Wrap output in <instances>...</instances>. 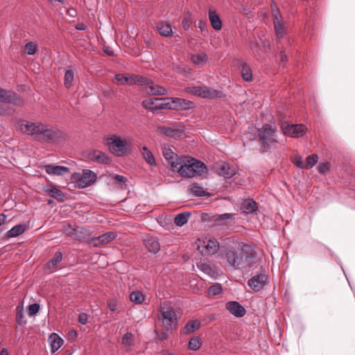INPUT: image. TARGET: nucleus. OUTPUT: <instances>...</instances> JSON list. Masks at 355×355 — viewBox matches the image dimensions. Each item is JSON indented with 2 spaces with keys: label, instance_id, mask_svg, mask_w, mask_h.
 <instances>
[{
  "label": "nucleus",
  "instance_id": "nucleus-1",
  "mask_svg": "<svg viewBox=\"0 0 355 355\" xmlns=\"http://www.w3.org/2000/svg\"><path fill=\"white\" fill-rule=\"evenodd\" d=\"M178 162L179 163L174 166V171L184 177L191 178L200 175L206 169L203 162L190 157H182L178 159Z\"/></svg>",
  "mask_w": 355,
  "mask_h": 355
},
{
  "label": "nucleus",
  "instance_id": "nucleus-2",
  "mask_svg": "<svg viewBox=\"0 0 355 355\" xmlns=\"http://www.w3.org/2000/svg\"><path fill=\"white\" fill-rule=\"evenodd\" d=\"M159 319L162 326L167 332L176 330L178 324V318L174 308L166 304H162L158 310Z\"/></svg>",
  "mask_w": 355,
  "mask_h": 355
},
{
  "label": "nucleus",
  "instance_id": "nucleus-3",
  "mask_svg": "<svg viewBox=\"0 0 355 355\" xmlns=\"http://www.w3.org/2000/svg\"><path fill=\"white\" fill-rule=\"evenodd\" d=\"M277 128L274 124H264L258 131L259 141L267 151L278 142L276 134Z\"/></svg>",
  "mask_w": 355,
  "mask_h": 355
},
{
  "label": "nucleus",
  "instance_id": "nucleus-4",
  "mask_svg": "<svg viewBox=\"0 0 355 355\" xmlns=\"http://www.w3.org/2000/svg\"><path fill=\"white\" fill-rule=\"evenodd\" d=\"M110 151L116 156H123L130 150L126 140L116 135H112L107 139Z\"/></svg>",
  "mask_w": 355,
  "mask_h": 355
},
{
  "label": "nucleus",
  "instance_id": "nucleus-5",
  "mask_svg": "<svg viewBox=\"0 0 355 355\" xmlns=\"http://www.w3.org/2000/svg\"><path fill=\"white\" fill-rule=\"evenodd\" d=\"M187 92L202 98H221L223 96L222 92L206 86H194L188 87Z\"/></svg>",
  "mask_w": 355,
  "mask_h": 355
},
{
  "label": "nucleus",
  "instance_id": "nucleus-6",
  "mask_svg": "<svg viewBox=\"0 0 355 355\" xmlns=\"http://www.w3.org/2000/svg\"><path fill=\"white\" fill-rule=\"evenodd\" d=\"M73 179L78 188H85L96 180V174L90 170H84L82 173H74Z\"/></svg>",
  "mask_w": 355,
  "mask_h": 355
},
{
  "label": "nucleus",
  "instance_id": "nucleus-7",
  "mask_svg": "<svg viewBox=\"0 0 355 355\" xmlns=\"http://www.w3.org/2000/svg\"><path fill=\"white\" fill-rule=\"evenodd\" d=\"M281 128L285 135L294 138L303 136L306 131V128L304 125L290 124L287 121L282 122Z\"/></svg>",
  "mask_w": 355,
  "mask_h": 355
},
{
  "label": "nucleus",
  "instance_id": "nucleus-8",
  "mask_svg": "<svg viewBox=\"0 0 355 355\" xmlns=\"http://www.w3.org/2000/svg\"><path fill=\"white\" fill-rule=\"evenodd\" d=\"M19 128L23 133L33 136L37 139L40 132L42 130L43 123L23 120L19 123Z\"/></svg>",
  "mask_w": 355,
  "mask_h": 355
},
{
  "label": "nucleus",
  "instance_id": "nucleus-9",
  "mask_svg": "<svg viewBox=\"0 0 355 355\" xmlns=\"http://www.w3.org/2000/svg\"><path fill=\"white\" fill-rule=\"evenodd\" d=\"M268 284V277L265 272H261L252 277L248 281V286L253 292L257 293Z\"/></svg>",
  "mask_w": 355,
  "mask_h": 355
},
{
  "label": "nucleus",
  "instance_id": "nucleus-10",
  "mask_svg": "<svg viewBox=\"0 0 355 355\" xmlns=\"http://www.w3.org/2000/svg\"><path fill=\"white\" fill-rule=\"evenodd\" d=\"M256 254V252L250 245H243L241 248V269L252 266L255 261Z\"/></svg>",
  "mask_w": 355,
  "mask_h": 355
},
{
  "label": "nucleus",
  "instance_id": "nucleus-11",
  "mask_svg": "<svg viewBox=\"0 0 355 355\" xmlns=\"http://www.w3.org/2000/svg\"><path fill=\"white\" fill-rule=\"evenodd\" d=\"M115 80L119 85H142L146 81L144 76L137 74L117 73L115 75Z\"/></svg>",
  "mask_w": 355,
  "mask_h": 355
},
{
  "label": "nucleus",
  "instance_id": "nucleus-12",
  "mask_svg": "<svg viewBox=\"0 0 355 355\" xmlns=\"http://www.w3.org/2000/svg\"><path fill=\"white\" fill-rule=\"evenodd\" d=\"M225 259L227 264L233 269H241V252L233 248H227L225 252Z\"/></svg>",
  "mask_w": 355,
  "mask_h": 355
},
{
  "label": "nucleus",
  "instance_id": "nucleus-13",
  "mask_svg": "<svg viewBox=\"0 0 355 355\" xmlns=\"http://www.w3.org/2000/svg\"><path fill=\"white\" fill-rule=\"evenodd\" d=\"M60 132L55 131L52 128L43 124L42 130L37 139L40 141L55 143L58 141Z\"/></svg>",
  "mask_w": 355,
  "mask_h": 355
},
{
  "label": "nucleus",
  "instance_id": "nucleus-14",
  "mask_svg": "<svg viewBox=\"0 0 355 355\" xmlns=\"http://www.w3.org/2000/svg\"><path fill=\"white\" fill-rule=\"evenodd\" d=\"M144 79L146 81L139 86L144 87L147 94L157 96H163L167 94V90L164 87L155 84L146 77H144Z\"/></svg>",
  "mask_w": 355,
  "mask_h": 355
},
{
  "label": "nucleus",
  "instance_id": "nucleus-15",
  "mask_svg": "<svg viewBox=\"0 0 355 355\" xmlns=\"http://www.w3.org/2000/svg\"><path fill=\"white\" fill-rule=\"evenodd\" d=\"M168 101V98H152L144 100L142 105L146 109L150 110L165 109Z\"/></svg>",
  "mask_w": 355,
  "mask_h": 355
},
{
  "label": "nucleus",
  "instance_id": "nucleus-16",
  "mask_svg": "<svg viewBox=\"0 0 355 355\" xmlns=\"http://www.w3.org/2000/svg\"><path fill=\"white\" fill-rule=\"evenodd\" d=\"M159 131L171 137H179L184 132V127L180 123H173L168 126H160L158 128Z\"/></svg>",
  "mask_w": 355,
  "mask_h": 355
},
{
  "label": "nucleus",
  "instance_id": "nucleus-17",
  "mask_svg": "<svg viewBox=\"0 0 355 355\" xmlns=\"http://www.w3.org/2000/svg\"><path fill=\"white\" fill-rule=\"evenodd\" d=\"M167 107L168 109H176V110H189L193 107V103L180 98H169L167 101Z\"/></svg>",
  "mask_w": 355,
  "mask_h": 355
},
{
  "label": "nucleus",
  "instance_id": "nucleus-18",
  "mask_svg": "<svg viewBox=\"0 0 355 355\" xmlns=\"http://www.w3.org/2000/svg\"><path fill=\"white\" fill-rule=\"evenodd\" d=\"M0 102L11 103L16 105L22 104L21 99L14 92L0 89Z\"/></svg>",
  "mask_w": 355,
  "mask_h": 355
},
{
  "label": "nucleus",
  "instance_id": "nucleus-19",
  "mask_svg": "<svg viewBox=\"0 0 355 355\" xmlns=\"http://www.w3.org/2000/svg\"><path fill=\"white\" fill-rule=\"evenodd\" d=\"M225 308L236 318H242L246 313L245 309L236 301L227 302L225 304Z\"/></svg>",
  "mask_w": 355,
  "mask_h": 355
},
{
  "label": "nucleus",
  "instance_id": "nucleus-20",
  "mask_svg": "<svg viewBox=\"0 0 355 355\" xmlns=\"http://www.w3.org/2000/svg\"><path fill=\"white\" fill-rule=\"evenodd\" d=\"M202 248V254H214L218 250L219 243L216 239H210L204 241L202 245L198 246V248Z\"/></svg>",
  "mask_w": 355,
  "mask_h": 355
},
{
  "label": "nucleus",
  "instance_id": "nucleus-21",
  "mask_svg": "<svg viewBox=\"0 0 355 355\" xmlns=\"http://www.w3.org/2000/svg\"><path fill=\"white\" fill-rule=\"evenodd\" d=\"M44 168L45 171L51 175L63 176L70 172L69 168L67 166L53 164L45 165L44 166Z\"/></svg>",
  "mask_w": 355,
  "mask_h": 355
},
{
  "label": "nucleus",
  "instance_id": "nucleus-22",
  "mask_svg": "<svg viewBox=\"0 0 355 355\" xmlns=\"http://www.w3.org/2000/svg\"><path fill=\"white\" fill-rule=\"evenodd\" d=\"M275 17L273 19V24L275 28V35L278 40V42H280V40L284 37L286 35V28L282 20V15H278L275 14Z\"/></svg>",
  "mask_w": 355,
  "mask_h": 355
},
{
  "label": "nucleus",
  "instance_id": "nucleus-23",
  "mask_svg": "<svg viewBox=\"0 0 355 355\" xmlns=\"http://www.w3.org/2000/svg\"><path fill=\"white\" fill-rule=\"evenodd\" d=\"M162 153L164 158L166 159L168 163L171 165V168L174 171V166L176 164H178V159H182V157H180L177 154L174 153L173 150L168 146L162 147Z\"/></svg>",
  "mask_w": 355,
  "mask_h": 355
},
{
  "label": "nucleus",
  "instance_id": "nucleus-24",
  "mask_svg": "<svg viewBox=\"0 0 355 355\" xmlns=\"http://www.w3.org/2000/svg\"><path fill=\"white\" fill-rule=\"evenodd\" d=\"M116 236V234L114 232H107L105 234L98 236L97 238H94L92 239V244L97 247L101 244H107L112 241H113Z\"/></svg>",
  "mask_w": 355,
  "mask_h": 355
},
{
  "label": "nucleus",
  "instance_id": "nucleus-25",
  "mask_svg": "<svg viewBox=\"0 0 355 355\" xmlns=\"http://www.w3.org/2000/svg\"><path fill=\"white\" fill-rule=\"evenodd\" d=\"M144 244L146 248L152 253H157L160 250V245L155 237L146 236L144 240Z\"/></svg>",
  "mask_w": 355,
  "mask_h": 355
},
{
  "label": "nucleus",
  "instance_id": "nucleus-26",
  "mask_svg": "<svg viewBox=\"0 0 355 355\" xmlns=\"http://www.w3.org/2000/svg\"><path fill=\"white\" fill-rule=\"evenodd\" d=\"M216 171L219 175L223 176L225 178H230L236 174V168L226 163L219 165L217 167Z\"/></svg>",
  "mask_w": 355,
  "mask_h": 355
},
{
  "label": "nucleus",
  "instance_id": "nucleus-27",
  "mask_svg": "<svg viewBox=\"0 0 355 355\" xmlns=\"http://www.w3.org/2000/svg\"><path fill=\"white\" fill-rule=\"evenodd\" d=\"M49 342L50 343L51 352L55 353L61 347L64 340L56 333H52L49 338Z\"/></svg>",
  "mask_w": 355,
  "mask_h": 355
},
{
  "label": "nucleus",
  "instance_id": "nucleus-28",
  "mask_svg": "<svg viewBox=\"0 0 355 355\" xmlns=\"http://www.w3.org/2000/svg\"><path fill=\"white\" fill-rule=\"evenodd\" d=\"M200 322L198 320H189L184 327L181 329V335H189L199 329L200 327Z\"/></svg>",
  "mask_w": 355,
  "mask_h": 355
},
{
  "label": "nucleus",
  "instance_id": "nucleus-29",
  "mask_svg": "<svg viewBox=\"0 0 355 355\" xmlns=\"http://www.w3.org/2000/svg\"><path fill=\"white\" fill-rule=\"evenodd\" d=\"M45 192L59 202H64L67 199V194L53 185L46 189Z\"/></svg>",
  "mask_w": 355,
  "mask_h": 355
},
{
  "label": "nucleus",
  "instance_id": "nucleus-30",
  "mask_svg": "<svg viewBox=\"0 0 355 355\" xmlns=\"http://www.w3.org/2000/svg\"><path fill=\"white\" fill-rule=\"evenodd\" d=\"M241 209L247 214H253L257 209V205L252 199H245L242 202Z\"/></svg>",
  "mask_w": 355,
  "mask_h": 355
},
{
  "label": "nucleus",
  "instance_id": "nucleus-31",
  "mask_svg": "<svg viewBox=\"0 0 355 355\" xmlns=\"http://www.w3.org/2000/svg\"><path fill=\"white\" fill-rule=\"evenodd\" d=\"M156 28L162 36H168L173 33L171 25L167 22L159 21L156 25Z\"/></svg>",
  "mask_w": 355,
  "mask_h": 355
},
{
  "label": "nucleus",
  "instance_id": "nucleus-32",
  "mask_svg": "<svg viewBox=\"0 0 355 355\" xmlns=\"http://www.w3.org/2000/svg\"><path fill=\"white\" fill-rule=\"evenodd\" d=\"M209 18L211 22L212 27L216 30L219 31L222 28V22L219 17V16L216 14L215 11H212L209 10Z\"/></svg>",
  "mask_w": 355,
  "mask_h": 355
},
{
  "label": "nucleus",
  "instance_id": "nucleus-33",
  "mask_svg": "<svg viewBox=\"0 0 355 355\" xmlns=\"http://www.w3.org/2000/svg\"><path fill=\"white\" fill-rule=\"evenodd\" d=\"M141 153L147 164L150 166L156 165L155 159L152 152L146 146L141 148Z\"/></svg>",
  "mask_w": 355,
  "mask_h": 355
},
{
  "label": "nucleus",
  "instance_id": "nucleus-34",
  "mask_svg": "<svg viewBox=\"0 0 355 355\" xmlns=\"http://www.w3.org/2000/svg\"><path fill=\"white\" fill-rule=\"evenodd\" d=\"M191 216V213L188 211L179 213L174 218V223L179 227L186 224Z\"/></svg>",
  "mask_w": 355,
  "mask_h": 355
},
{
  "label": "nucleus",
  "instance_id": "nucleus-35",
  "mask_svg": "<svg viewBox=\"0 0 355 355\" xmlns=\"http://www.w3.org/2000/svg\"><path fill=\"white\" fill-rule=\"evenodd\" d=\"M207 59L208 57L207 54L203 53L196 55H191V60L192 62L199 67H203L206 64Z\"/></svg>",
  "mask_w": 355,
  "mask_h": 355
},
{
  "label": "nucleus",
  "instance_id": "nucleus-36",
  "mask_svg": "<svg viewBox=\"0 0 355 355\" xmlns=\"http://www.w3.org/2000/svg\"><path fill=\"white\" fill-rule=\"evenodd\" d=\"M197 266L202 272H203L205 274H207L211 277L215 278L218 275L216 270L208 263H201L198 264Z\"/></svg>",
  "mask_w": 355,
  "mask_h": 355
},
{
  "label": "nucleus",
  "instance_id": "nucleus-37",
  "mask_svg": "<svg viewBox=\"0 0 355 355\" xmlns=\"http://www.w3.org/2000/svg\"><path fill=\"white\" fill-rule=\"evenodd\" d=\"M135 336L132 333H126L122 338L121 343L126 347V351L130 352L134 345Z\"/></svg>",
  "mask_w": 355,
  "mask_h": 355
},
{
  "label": "nucleus",
  "instance_id": "nucleus-38",
  "mask_svg": "<svg viewBox=\"0 0 355 355\" xmlns=\"http://www.w3.org/2000/svg\"><path fill=\"white\" fill-rule=\"evenodd\" d=\"M74 78V73L71 67L66 69L64 77V84L67 88L71 87Z\"/></svg>",
  "mask_w": 355,
  "mask_h": 355
},
{
  "label": "nucleus",
  "instance_id": "nucleus-39",
  "mask_svg": "<svg viewBox=\"0 0 355 355\" xmlns=\"http://www.w3.org/2000/svg\"><path fill=\"white\" fill-rule=\"evenodd\" d=\"M62 254L60 252H56L53 258L46 263V267L51 270L53 269L62 261Z\"/></svg>",
  "mask_w": 355,
  "mask_h": 355
},
{
  "label": "nucleus",
  "instance_id": "nucleus-40",
  "mask_svg": "<svg viewBox=\"0 0 355 355\" xmlns=\"http://www.w3.org/2000/svg\"><path fill=\"white\" fill-rule=\"evenodd\" d=\"M91 159L98 163L107 164L110 162V159L106 154L101 151L94 152L93 155H91Z\"/></svg>",
  "mask_w": 355,
  "mask_h": 355
},
{
  "label": "nucleus",
  "instance_id": "nucleus-41",
  "mask_svg": "<svg viewBox=\"0 0 355 355\" xmlns=\"http://www.w3.org/2000/svg\"><path fill=\"white\" fill-rule=\"evenodd\" d=\"M130 300L137 304H141L145 300V295L141 291H132L130 294Z\"/></svg>",
  "mask_w": 355,
  "mask_h": 355
},
{
  "label": "nucleus",
  "instance_id": "nucleus-42",
  "mask_svg": "<svg viewBox=\"0 0 355 355\" xmlns=\"http://www.w3.org/2000/svg\"><path fill=\"white\" fill-rule=\"evenodd\" d=\"M25 231V227L22 225H17L12 227L8 232L7 236L16 237L22 234Z\"/></svg>",
  "mask_w": 355,
  "mask_h": 355
},
{
  "label": "nucleus",
  "instance_id": "nucleus-43",
  "mask_svg": "<svg viewBox=\"0 0 355 355\" xmlns=\"http://www.w3.org/2000/svg\"><path fill=\"white\" fill-rule=\"evenodd\" d=\"M241 76L245 81H251L252 80V73L250 67L245 63L241 65Z\"/></svg>",
  "mask_w": 355,
  "mask_h": 355
},
{
  "label": "nucleus",
  "instance_id": "nucleus-44",
  "mask_svg": "<svg viewBox=\"0 0 355 355\" xmlns=\"http://www.w3.org/2000/svg\"><path fill=\"white\" fill-rule=\"evenodd\" d=\"M201 345V339L198 336H193L189 341L188 347L192 351H196L200 349Z\"/></svg>",
  "mask_w": 355,
  "mask_h": 355
},
{
  "label": "nucleus",
  "instance_id": "nucleus-45",
  "mask_svg": "<svg viewBox=\"0 0 355 355\" xmlns=\"http://www.w3.org/2000/svg\"><path fill=\"white\" fill-rule=\"evenodd\" d=\"M318 155L315 154L308 156L306 158V162L304 163L305 168H312L318 162Z\"/></svg>",
  "mask_w": 355,
  "mask_h": 355
},
{
  "label": "nucleus",
  "instance_id": "nucleus-46",
  "mask_svg": "<svg viewBox=\"0 0 355 355\" xmlns=\"http://www.w3.org/2000/svg\"><path fill=\"white\" fill-rule=\"evenodd\" d=\"M36 51H37V45L34 42H29L26 44L25 51L28 55H34L36 53Z\"/></svg>",
  "mask_w": 355,
  "mask_h": 355
},
{
  "label": "nucleus",
  "instance_id": "nucleus-47",
  "mask_svg": "<svg viewBox=\"0 0 355 355\" xmlns=\"http://www.w3.org/2000/svg\"><path fill=\"white\" fill-rule=\"evenodd\" d=\"M190 190L191 193H193L196 196H205V191L203 190V188L198 186L197 184H192Z\"/></svg>",
  "mask_w": 355,
  "mask_h": 355
},
{
  "label": "nucleus",
  "instance_id": "nucleus-48",
  "mask_svg": "<svg viewBox=\"0 0 355 355\" xmlns=\"http://www.w3.org/2000/svg\"><path fill=\"white\" fill-rule=\"evenodd\" d=\"M209 295H217L222 293V288L220 285H213L209 288Z\"/></svg>",
  "mask_w": 355,
  "mask_h": 355
},
{
  "label": "nucleus",
  "instance_id": "nucleus-49",
  "mask_svg": "<svg viewBox=\"0 0 355 355\" xmlns=\"http://www.w3.org/2000/svg\"><path fill=\"white\" fill-rule=\"evenodd\" d=\"M40 311V305L37 303L30 304L28 307V313L29 315H35Z\"/></svg>",
  "mask_w": 355,
  "mask_h": 355
},
{
  "label": "nucleus",
  "instance_id": "nucleus-50",
  "mask_svg": "<svg viewBox=\"0 0 355 355\" xmlns=\"http://www.w3.org/2000/svg\"><path fill=\"white\" fill-rule=\"evenodd\" d=\"M168 333L164 329V331H155L156 339L159 341H165L168 339Z\"/></svg>",
  "mask_w": 355,
  "mask_h": 355
},
{
  "label": "nucleus",
  "instance_id": "nucleus-51",
  "mask_svg": "<svg viewBox=\"0 0 355 355\" xmlns=\"http://www.w3.org/2000/svg\"><path fill=\"white\" fill-rule=\"evenodd\" d=\"M77 231L76 228L73 227L72 225H69L67 227L64 228V232L67 235L73 237L74 239H76V232Z\"/></svg>",
  "mask_w": 355,
  "mask_h": 355
},
{
  "label": "nucleus",
  "instance_id": "nucleus-52",
  "mask_svg": "<svg viewBox=\"0 0 355 355\" xmlns=\"http://www.w3.org/2000/svg\"><path fill=\"white\" fill-rule=\"evenodd\" d=\"M233 216H234L233 214H223L218 216L216 220L217 222H220L222 220L232 219Z\"/></svg>",
  "mask_w": 355,
  "mask_h": 355
},
{
  "label": "nucleus",
  "instance_id": "nucleus-53",
  "mask_svg": "<svg viewBox=\"0 0 355 355\" xmlns=\"http://www.w3.org/2000/svg\"><path fill=\"white\" fill-rule=\"evenodd\" d=\"M88 320V315L85 313H81L78 315V322L82 324H85Z\"/></svg>",
  "mask_w": 355,
  "mask_h": 355
},
{
  "label": "nucleus",
  "instance_id": "nucleus-54",
  "mask_svg": "<svg viewBox=\"0 0 355 355\" xmlns=\"http://www.w3.org/2000/svg\"><path fill=\"white\" fill-rule=\"evenodd\" d=\"M329 170V164L327 162L321 163L318 166V171L320 173H324Z\"/></svg>",
  "mask_w": 355,
  "mask_h": 355
},
{
  "label": "nucleus",
  "instance_id": "nucleus-55",
  "mask_svg": "<svg viewBox=\"0 0 355 355\" xmlns=\"http://www.w3.org/2000/svg\"><path fill=\"white\" fill-rule=\"evenodd\" d=\"M108 308L112 312H114L117 309V302L115 300H110L108 302Z\"/></svg>",
  "mask_w": 355,
  "mask_h": 355
},
{
  "label": "nucleus",
  "instance_id": "nucleus-56",
  "mask_svg": "<svg viewBox=\"0 0 355 355\" xmlns=\"http://www.w3.org/2000/svg\"><path fill=\"white\" fill-rule=\"evenodd\" d=\"M293 163L300 168H305L304 164L302 161V157L300 156H297L293 160Z\"/></svg>",
  "mask_w": 355,
  "mask_h": 355
},
{
  "label": "nucleus",
  "instance_id": "nucleus-57",
  "mask_svg": "<svg viewBox=\"0 0 355 355\" xmlns=\"http://www.w3.org/2000/svg\"><path fill=\"white\" fill-rule=\"evenodd\" d=\"M270 7H271V10H272V19L275 18V17L276 15L275 14H277L278 15H281L279 10L275 3L272 2L270 5Z\"/></svg>",
  "mask_w": 355,
  "mask_h": 355
},
{
  "label": "nucleus",
  "instance_id": "nucleus-58",
  "mask_svg": "<svg viewBox=\"0 0 355 355\" xmlns=\"http://www.w3.org/2000/svg\"><path fill=\"white\" fill-rule=\"evenodd\" d=\"M16 318H17V322L18 323V324L21 325L23 324V318H24V313H23V310H19L17 311V314H16Z\"/></svg>",
  "mask_w": 355,
  "mask_h": 355
},
{
  "label": "nucleus",
  "instance_id": "nucleus-59",
  "mask_svg": "<svg viewBox=\"0 0 355 355\" xmlns=\"http://www.w3.org/2000/svg\"><path fill=\"white\" fill-rule=\"evenodd\" d=\"M112 179L119 182L125 183L127 181V178L125 176L117 174L113 175Z\"/></svg>",
  "mask_w": 355,
  "mask_h": 355
},
{
  "label": "nucleus",
  "instance_id": "nucleus-60",
  "mask_svg": "<svg viewBox=\"0 0 355 355\" xmlns=\"http://www.w3.org/2000/svg\"><path fill=\"white\" fill-rule=\"evenodd\" d=\"M8 113V108L3 104L0 103V115H4Z\"/></svg>",
  "mask_w": 355,
  "mask_h": 355
},
{
  "label": "nucleus",
  "instance_id": "nucleus-61",
  "mask_svg": "<svg viewBox=\"0 0 355 355\" xmlns=\"http://www.w3.org/2000/svg\"><path fill=\"white\" fill-rule=\"evenodd\" d=\"M280 59L283 63L287 61V57L282 51L280 53Z\"/></svg>",
  "mask_w": 355,
  "mask_h": 355
},
{
  "label": "nucleus",
  "instance_id": "nucleus-62",
  "mask_svg": "<svg viewBox=\"0 0 355 355\" xmlns=\"http://www.w3.org/2000/svg\"><path fill=\"white\" fill-rule=\"evenodd\" d=\"M6 220V216L3 214H0V225L5 223Z\"/></svg>",
  "mask_w": 355,
  "mask_h": 355
},
{
  "label": "nucleus",
  "instance_id": "nucleus-63",
  "mask_svg": "<svg viewBox=\"0 0 355 355\" xmlns=\"http://www.w3.org/2000/svg\"><path fill=\"white\" fill-rule=\"evenodd\" d=\"M76 29L83 31L85 29V26L83 24H80L76 26Z\"/></svg>",
  "mask_w": 355,
  "mask_h": 355
},
{
  "label": "nucleus",
  "instance_id": "nucleus-64",
  "mask_svg": "<svg viewBox=\"0 0 355 355\" xmlns=\"http://www.w3.org/2000/svg\"><path fill=\"white\" fill-rule=\"evenodd\" d=\"M0 355H8V352L6 348H3L0 352Z\"/></svg>",
  "mask_w": 355,
  "mask_h": 355
}]
</instances>
